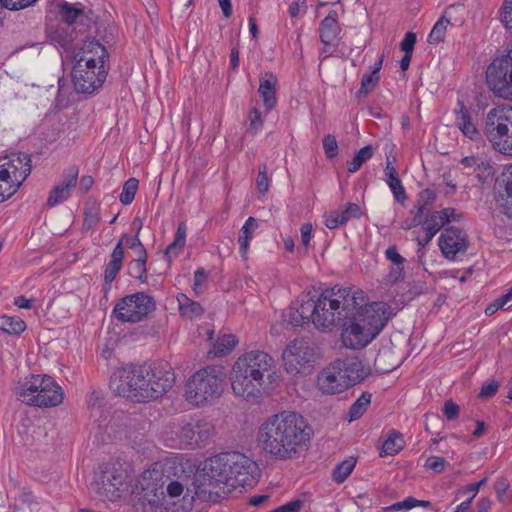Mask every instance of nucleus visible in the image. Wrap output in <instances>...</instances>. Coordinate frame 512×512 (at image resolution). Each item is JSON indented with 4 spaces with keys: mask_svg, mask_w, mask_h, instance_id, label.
Returning a JSON list of instances; mask_svg holds the SVG:
<instances>
[{
    "mask_svg": "<svg viewBox=\"0 0 512 512\" xmlns=\"http://www.w3.org/2000/svg\"><path fill=\"white\" fill-rule=\"evenodd\" d=\"M259 476L256 462L240 452H225L206 460L202 472L193 482L200 501L217 502L237 487L252 486Z\"/></svg>",
    "mask_w": 512,
    "mask_h": 512,
    "instance_id": "nucleus-1",
    "label": "nucleus"
},
{
    "mask_svg": "<svg viewBox=\"0 0 512 512\" xmlns=\"http://www.w3.org/2000/svg\"><path fill=\"white\" fill-rule=\"evenodd\" d=\"M175 383V374L168 363L126 365L110 377V388L118 396L134 403L161 398Z\"/></svg>",
    "mask_w": 512,
    "mask_h": 512,
    "instance_id": "nucleus-2",
    "label": "nucleus"
},
{
    "mask_svg": "<svg viewBox=\"0 0 512 512\" xmlns=\"http://www.w3.org/2000/svg\"><path fill=\"white\" fill-rule=\"evenodd\" d=\"M304 418L290 411L269 417L260 427L258 441L263 450L277 460L291 459L298 447L309 440Z\"/></svg>",
    "mask_w": 512,
    "mask_h": 512,
    "instance_id": "nucleus-3",
    "label": "nucleus"
},
{
    "mask_svg": "<svg viewBox=\"0 0 512 512\" xmlns=\"http://www.w3.org/2000/svg\"><path fill=\"white\" fill-rule=\"evenodd\" d=\"M354 309L349 311L350 315L344 318L341 340L346 348L358 350L366 347L382 331L389 320L388 307L382 302L365 303L358 300Z\"/></svg>",
    "mask_w": 512,
    "mask_h": 512,
    "instance_id": "nucleus-4",
    "label": "nucleus"
},
{
    "mask_svg": "<svg viewBox=\"0 0 512 512\" xmlns=\"http://www.w3.org/2000/svg\"><path fill=\"white\" fill-rule=\"evenodd\" d=\"M358 300H363L362 292L334 286L326 289L317 300L307 299L304 314L312 317L315 328L325 331L340 325L350 315L349 311L354 309L355 304H360Z\"/></svg>",
    "mask_w": 512,
    "mask_h": 512,
    "instance_id": "nucleus-5",
    "label": "nucleus"
},
{
    "mask_svg": "<svg viewBox=\"0 0 512 512\" xmlns=\"http://www.w3.org/2000/svg\"><path fill=\"white\" fill-rule=\"evenodd\" d=\"M273 367L274 360L266 352L255 350L241 355L231 371V387L235 395L256 401L261 396L264 376H269Z\"/></svg>",
    "mask_w": 512,
    "mask_h": 512,
    "instance_id": "nucleus-6",
    "label": "nucleus"
},
{
    "mask_svg": "<svg viewBox=\"0 0 512 512\" xmlns=\"http://www.w3.org/2000/svg\"><path fill=\"white\" fill-rule=\"evenodd\" d=\"M88 47V52L76 60L72 70L73 84L78 93H93L107 75L104 66L107 57L105 47L98 42H90Z\"/></svg>",
    "mask_w": 512,
    "mask_h": 512,
    "instance_id": "nucleus-7",
    "label": "nucleus"
},
{
    "mask_svg": "<svg viewBox=\"0 0 512 512\" xmlns=\"http://www.w3.org/2000/svg\"><path fill=\"white\" fill-rule=\"evenodd\" d=\"M225 379L221 366H207L196 371L186 383V400L195 407L212 405L222 396Z\"/></svg>",
    "mask_w": 512,
    "mask_h": 512,
    "instance_id": "nucleus-8",
    "label": "nucleus"
},
{
    "mask_svg": "<svg viewBox=\"0 0 512 512\" xmlns=\"http://www.w3.org/2000/svg\"><path fill=\"white\" fill-rule=\"evenodd\" d=\"M366 376L363 364L357 358L338 359L323 368L317 376V388L325 395L345 392Z\"/></svg>",
    "mask_w": 512,
    "mask_h": 512,
    "instance_id": "nucleus-9",
    "label": "nucleus"
},
{
    "mask_svg": "<svg viewBox=\"0 0 512 512\" xmlns=\"http://www.w3.org/2000/svg\"><path fill=\"white\" fill-rule=\"evenodd\" d=\"M16 395L23 403L40 408L59 406L64 399L62 387L49 375H32Z\"/></svg>",
    "mask_w": 512,
    "mask_h": 512,
    "instance_id": "nucleus-10",
    "label": "nucleus"
},
{
    "mask_svg": "<svg viewBox=\"0 0 512 512\" xmlns=\"http://www.w3.org/2000/svg\"><path fill=\"white\" fill-rule=\"evenodd\" d=\"M31 158L26 153L0 157V202L12 197L31 173Z\"/></svg>",
    "mask_w": 512,
    "mask_h": 512,
    "instance_id": "nucleus-11",
    "label": "nucleus"
},
{
    "mask_svg": "<svg viewBox=\"0 0 512 512\" xmlns=\"http://www.w3.org/2000/svg\"><path fill=\"white\" fill-rule=\"evenodd\" d=\"M483 133L499 152L512 155V107L499 105L486 116Z\"/></svg>",
    "mask_w": 512,
    "mask_h": 512,
    "instance_id": "nucleus-12",
    "label": "nucleus"
},
{
    "mask_svg": "<svg viewBox=\"0 0 512 512\" xmlns=\"http://www.w3.org/2000/svg\"><path fill=\"white\" fill-rule=\"evenodd\" d=\"M486 82L496 97L512 102V49L489 64Z\"/></svg>",
    "mask_w": 512,
    "mask_h": 512,
    "instance_id": "nucleus-13",
    "label": "nucleus"
},
{
    "mask_svg": "<svg viewBox=\"0 0 512 512\" xmlns=\"http://www.w3.org/2000/svg\"><path fill=\"white\" fill-rule=\"evenodd\" d=\"M155 310L154 299L138 292L121 298L113 309V314L122 323H138Z\"/></svg>",
    "mask_w": 512,
    "mask_h": 512,
    "instance_id": "nucleus-14",
    "label": "nucleus"
},
{
    "mask_svg": "<svg viewBox=\"0 0 512 512\" xmlns=\"http://www.w3.org/2000/svg\"><path fill=\"white\" fill-rule=\"evenodd\" d=\"M125 473L114 465L103 464L95 473L92 488L103 500L116 501L126 486Z\"/></svg>",
    "mask_w": 512,
    "mask_h": 512,
    "instance_id": "nucleus-15",
    "label": "nucleus"
},
{
    "mask_svg": "<svg viewBox=\"0 0 512 512\" xmlns=\"http://www.w3.org/2000/svg\"><path fill=\"white\" fill-rule=\"evenodd\" d=\"M282 358L287 373L298 374L306 366L314 363L317 355L312 343L305 339H296L287 345Z\"/></svg>",
    "mask_w": 512,
    "mask_h": 512,
    "instance_id": "nucleus-16",
    "label": "nucleus"
},
{
    "mask_svg": "<svg viewBox=\"0 0 512 512\" xmlns=\"http://www.w3.org/2000/svg\"><path fill=\"white\" fill-rule=\"evenodd\" d=\"M168 477L158 470H146L138 480L137 488L140 489L139 495L143 502L154 508L164 505L165 484Z\"/></svg>",
    "mask_w": 512,
    "mask_h": 512,
    "instance_id": "nucleus-17",
    "label": "nucleus"
},
{
    "mask_svg": "<svg viewBox=\"0 0 512 512\" xmlns=\"http://www.w3.org/2000/svg\"><path fill=\"white\" fill-rule=\"evenodd\" d=\"M439 248L448 260H455L458 254H463L469 246L467 233L457 227L450 226L444 229L438 239Z\"/></svg>",
    "mask_w": 512,
    "mask_h": 512,
    "instance_id": "nucleus-18",
    "label": "nucleus"
},
{
    "mask_svg": "<svg viewBox=\"0 0 512 512\" xmlns=\"http://www.w3.org/2000/svg\"><path fill=\"white\" fill-rule=\"evenodd\" d=\"M214 431V426L205 419L192 420L184 424L179 431L180 443L186 447L205 445Z\"/></svg>",
    "mask_w": 512,
    "mask_h": 512,
    "instance_id": "nucleus-19",
    "label": "nucleus"
},
{
    "mask_svg": "<svg viewBox=\"0 0 512 512\" xmlns=\"http://www.w3.org/2000/svg\"><path fill=\"white\" fill-rule=\"evenodd\" d=\"M79 169L77 166L72 165L68 167L62 175V181L55 185L49 193L47 198V206L54 207L66 201L70 196L72 190L76 187L78 182Z\"/></svg>",
    "mask_w": 512,
    "mask_h": 512,
    "instance_id": "nucleus-20",
    "label": "nucleus"
},
{
    "mask_svg": "<svg viewBox=\"0 0 512 512\" xmlns=\"http://www.w3.org/2000/svg\"><path fill=\"white\" fill-rule=\"evenodd\" d=\"M496 201L503 213L512 218V166L503 171L495 183Z\"/></svg>",
    "mask_w": 512,
    "mask_h": 512,
    "instance_id": "nucleus-21",
    "label": "nucleus"
},
{
    "mask_svg": "<svg viewBox=\"0 0 512 512\" xmlns=\"http://www.w3.org/2000/svg\"><path fill=\"white\" fill-rule=\"evenodd\" d=\"M319 33L320 40L325 47L324 52L331 54L330 48H335L338 45V35L340 33L337 11L330 10L328 12L320 24Z\"/></svg>",
    "mask_w": 512,
    "mask_h": 512,
    "instance_id": "nucleus-22",
    "label": "nucleus"
},
{
    "mask_svg": "<svg viewBox=\"0 0 512 512\" xmlns=\"http://www.w3.org/2000/svg\"><path fill=\"white\" fill-rule=\"evenodd\" d=\"M277 83V77L271 72H265L260 76L258 92L267 111H271L277 104Z\"/></svg>",
    "mask_w": 512,
    "mask_h": 512,
    "instance_id": "nucleus-23",
    "label": "nucleus"
},
{
    "mask_svg": "<svg viewBox=\"0 0 512 512\" xmlns=\"http://www.w3.org/2000/svg\"><path fill=\"white\" fill-rule=\"evenodd\" d=\"M459 110L456 111V126L459 130L469 139L471 140H479L480 132L477 129L476 125L472 122L471 115L464 103L458 102Z\"/></svg>",
    "mask_w": 512,
    "mask_h": 512,
    "instance_id": "nucleus-24",
    "label": "nucleus"
},
{
    "mask_svg": "<svg viewBox=\"0 0 512 512\" xmlns=\"http://www.w3.org/2000/svg\"><path fill=\"white\" fill-rule=\"evenodd\" d=\"M213 333V331H210L208 335V340L212 345V348L208 353L212 354L214 357H220L229 354L238 343L236 336L232 334H223L219 336L215 341H213Z\"/></svg>",
    "mask_w": 512,
    "mask_h": 512,
    "instance_id": "nucleus-25",
    "label": "nucleus"
},
{
    "mask_svg": "<svg viewBox=\"0 0 512 512\" xmlns=\"http://www.w3.org/2000/svg\"><path fill=\"white\" fill-rule=\"evenodd\" d=\"M457 8L464 10L462 6H450L445 10L442 17L435 23L428 36V42L430 44H438L444 40L447 26L451 23L452 13Z\"/></svg>",
    "mask_w": 512,
    "mask_h": 512,
    "instance_id": "nucleus-26",
    "label": "nucleus"
},
{
    "mask_svg": "<svg viewBox=\"0 0 512 512\" xmlns=\"http://www.w3.org/2000/svg\"><path fill=\"white\" fill-rule=\"evenodd\" d=\"M436 194L430 189L421 191L417 199V211L414 214L411 224L403 226L404 229H410L412 226H418L422 223V216L434 204Z\"/></svg>",
    "mask_w": 512,
    "mask_h": 512,
    "instance_id": "nucleus-27",
    "label": "nucleus"
},
{
    "mask_svg": "<svg viewBox=\"0 0 512 512\" xmlns=\"http://www.w3.org/2000/svg\"><path fill=\"white\" fill-rule=\"evenodd\" d=\"M124 258V250L122 248V240H119L114 247L111 259L105 267L104 279L106 284L112 283L119 273Z\"/></svg>",
    "mask_w": 512,
    "mask_h": 512,
    "instance_id": "nucleus-28",
    "label": "nucleus"
},
{
    "mask_svg": "<svg viewBox=\"0 0 512 512\" xmlns=\"http://www.w3.org/2000/svg\"><path fill=\"white\" fill-rule=\"evenodd\" d=\"M258 223L254 217H249L240 230L238 237L239 250L241 256L246 259V255L249 249V242L253 237V232L257 229Z\"/></svg>",
    "mask_w": 512,
    "mask_h": 512,
    "instance_id": "nucleus-29",
    "label": "nucleus"
},
{
    "mask_svg": "<svg viewBox=\"0 0 512 512\" xmlns=\"http://www.w3.org/2000/svg\"><path fill=\"white\" fill-rule=\"evenodd\" d=\"M307 300H303L299 307H289L285 317L286 321L294 328L303 327L305 324L312 323V317L304 314V306Z\"/></svg>",
    "mask_w": 512,
    "mask_h": 512,
    "instance_id": "nucleus-30",
    "label": "nucleus"
},
{
    "mask_svg": "<svg viewBox=\"0 0 512 512\" xmlns=\"http://www.w3.org/2000/svg\"><path fill=\"white\" fill-rule=\"evenodd\" d=\"M177 301L179 303V310L181 315L187 318L192 319L194 317L201 316L204 312V309L198 302L191 300L184 294L178 295Z\"/></svg>",
    "mask_w": 512,
    "mask_h": 512,
    "instance_id": "nucleus-31",
    "label": "nucleus"
},
{
    "mask_svg": "<svg viewBox=\"0 0 512 512\" xmlns=\"http://www.w3.org/2000/svg\"><path fill=\"white\" fill-rule=\"evenodd\" d=\"M186 231V224L181 222L178 225L177 231L175 233L174 241L165 250V257L167 259L170 260L172 257H176L180 250L184 247L186 241Z\"/></svg>",
    "mask_w": 512,
    "mask_h": 512,
    "instance_id": "nucleus-32",
    "label": "nucleus"
},
{
    "mask_svg": "<svg viewBox=\"0 0 512 512\" xmlns=\"http://www.w3.org/2000/svg\"><path fill=\"white\" fill-rule=\"evenodd\" d=\"M391 358H393V351L391 349H381L375 358L377 370L382 373H388L396 369L399 366V362L397 359L390 361Z\"/></svg>",
    "mask_w": 512,
    "mask_h": 512,
    "instance_id": "nucleus-33",
    "label": "nucleus"
},
{
    "mask_svg": "<svg viewBox=\"0 0 512 512\" xmlns=\"http://www.w3.org/2000/svg\"><path fill=\"white\" fill-rule=\"evenodd\" d=\"M372 395L369 392H363L360 397L351 405L348 411L349 422L359 419L367 410L371 403Z\"/></svg>",
    "mask_w": 512,
    "mask_h": 512,
    "instance_id": "nucleus-34",
    "label": "nucleus"
},
{
    "mask_svg": "<svg viewBox=\"0 0 512 512\" xmlns=\"http://www.w3.org/2000/svg\"><path fill=\"white\" fill-rule=\"evenodd\" d=\"M403 448L402 434L392 430L388 438L384 441L380 456H394Z\"/></svg>",
    "mask_w": 512,
    "mask_h": 512,
    "instance_id": "nucleus-35",
    "label": "nucleus"
},
{
    "mask_svg": "<svg viewBox=\"0 0 512 512\" xmlns=\"http://www.w3.org/2000/svg\"><path fill=\"white\" fill-rule=\"evenodd\" d=\"M446 221L440 211L428 214L425 220L422 219V228L425 232H431L435 235L446 225Z\"/></svg>",
    "mask_w": 512,
    "mask_h": 512,
    "instance_id": "nucleus-36",
    "label": "nucleus"
},
{
    "mask_svg": "<svg viewBox=\"0 0 512 512\" xmlns=\"http://www.w3.org/2000/svg\"><path fill=\"white\" fill-rule=\"evenodd\" d=\"M374 154V147L372 145H366L361 148L353 157V159L348 162V172L355 173L357 172L361 166L372 158Z\"/></svg>",
    "mask_w": 512,
    "mask_h": 512,
    "instance_id": "nucleus-37",
    "label": "nucleus"
},
{
    "mask_svg": "<svg viewBox=\"0 0 512 512\" xmlns=\"http://www.w3.org/2000/svg\"><path fill=\"white\" fill-rule=\"evenodd\" d=\"M356 465V459L349 457L339 463L333 470L332 478L336 483H343L352 473Z\"/></svg>",
    "mask_w": 512,
    "mask_h": 512,
    "instance_id": "nucleus-38",
    "label": "nucleus"
},
{
    "mask_svg": "<svg viewBox=\"0 0 512 512\" xmlns=\"http://www.w3.org/2000/svg\"><path fill=\"white\" fill-rule=\"evenodd\" d=\"M82 13L83 9L80 6L68 2H64L59 8L62 20L68 25H72Z\"/></svg>",
    "mask_w": 512,
    "mask_h": 512,
    "instance_id": "nucleus-39",
    "label": "nucleus"
},
{
    "mask_svg": "<svg viewBox=\"0 0 512 512\" xmlns=\"http://www.w3.org/2000/svg\"><path fill=\"white\" fill-rule=\"evenodd\" d=\"M146 261L147 256H138L137 259L132 260L129 264L130 274L142 283L147 280Z\"/></svg>",
    "mask_w": 512,
    "mask_h": 512,
    "instance_id": "nucleus-40",
    "label": "nucleus"
},
{
    "mask_svg": "<svg viewBox=\"0 0 512 512\" xmlns=\"http://www.w3.org/2000/svg\"><path fill=\"white\" fill-rule=\"evenodd\" d=\"M139 181L136 178H129L123 185L119 200L123 205H129L135 198Z\"/></svg>",
    "mask_w": 512,
    "mask_h": 512,
    "instance_id": "nucleus-41",
    "label": "nucleus"
},
{
    "mask_svg": "<svg viewBox=\"0 0 512 512\" xmlns=\"http://www.w3.org/2000/svg\"><path fill=\"white\" fill-rule=\"evenodd\" d=\"M25 328V322L19 317H4L3 319V330L8 334L19 335Z\"/></svg>",
    "mask_w": 512,
    "mask_h": 512,
    "instance_id": "nucleus-42",
    "label": "nucleus"
},
{
    "mask_svg": "<svg viewBox=\"0 0 512 512\" xmlns=\"http://www.w3.org/2000/svg\"><path fill=\"white\" fill-rule=\"evenodd\" d=\"M380 80L379 75H376L375 72H370L368 74H364L361 80L360 88L357 92V95L366 96L369 92H371Z\"/></svg>",
    "mask_w": 512,
    "mask_h": 512,
    "instance_id": "nucleus-43",
    "label": "nucleus"
},
{
    "mask_svg": "<svg viewBox=\"0 0 512 512\" xmlns=\"http://www.w3.org/2000/svg\"><path fill=\"white\" fill-rule=\"evenodd\" d=\"M386 182L392 191L395 200L403 203L407 199V195L400 178L386 179Z\"/></svg>",
    "mask_w": 512,
    "mask_h": 512,
    "instance_id": "nucleus-44",
    "label": "nucleus"
},
{
    "mask_svg": "<svg viewBox=\"0 0 512 512\" xmlns=\"http://www.w3.org/2000/svg\"><path fill=\"white\" fill-rule=\"evenodd\" d=\"M99 213L97 207H86L84 211L83 227L87 230L94 228L99 223Z\"/></svg>",
    "mask_w": 512,
    "mask_h": 512,
    "instance_id": "nucleus-45",
    "label": "nucleus"
},
{
    "mask_svg": "<svg viewBox=\"0 0 512 512\" xmlns=\"http://www.w3.org/2000/svg\"><path fill=\"white\" fill-rule=\"evenodd\" d=\"M38 0H0L3 8L11 11H19L35 5Z\"/></svg>",
    "mask_w": 512,
    "mask_h": 512,
    "instance_id": "nucleus-46",
    "label": "nucleus"
},
{
    "mask_svg": "<svg viewBox=\"0 0 512 512\" xmlns=\"http://www.w3.org/2000/svg\"><path fill=\"white\" fill-rule=\"evenodd\" d=\"M323 149L328 159H333L338 155V144L335 136L328 134L323 138Z\"/></svg>",
    "mask_w": 512,
    "mask_h": 512,
    "instance_id": "nucleus-47",
    "label": "nucleus"
},
{
    "mask_svg": "<svg viewBox=\"0 0 512 512\" xmlns=\"http://www.w3.org/2000/svg\"><path fill=\"white\" fill-rule=\"evenodd\" d=\"M269 183H270V181H269V178L267 175V165L262 164L259 167L258 176L256 179V186H257L258 192L263 195L266 194L269 190Z\"/></svg>",
    "mask_w": 512,
    "mask_h": 512,
    "instance_id": "nucleus-48",
    "label": "nucleus"
},
{
    "mask_svg": "<svg viewBox=\"0 0 512 512\" xmlns=\"http://www.w3.org/2000/svg\"><path fill=\"white\" fill-rule=\"evenodd\" d=\"M405 276L404 266H392L388 274L384 277V283L386 285H393L400 280H403Z\"/></svg>",
    "mask_w": 512,
    "mask_h": 512,
    "instance_id": "nucleus-49",
    "label": "nucleus"
},
{
    "mask_svg": "<svg viewBox=\"0 0 512 512\" xmlns=\"http://www.w3.org/2000/svg\"><path fill=\"white\" fill-rule=\"evenodd\" d=\"M124 239H126V245L136 250L137 256H147V251L142 242L140 241L138 233H136V235L133 237L123 235L120 240L124 241ZM123 243L124 242H122V244Z\"/></svg>",
    "mask_w": 512,
    "mask_h": 512,
    "instance_id": "nucleus-50",
    "label": "nucleus"
},
{
    "mask_svg": "<svg viewBox=\"0 0 512 512\" xmlns=\"http://www.w3.org/2000/svg\"><path fill=\"white\" fill-rule=\"evenodd\" d=\"M442 411L448 421H453L459 417L460 407L452 399H448L444 402Z\"/></svg>",
    "mask_w": 512,
    "mask_h": 512,
    "instance_id": "nucleus-51",
    "label": "nucleus"
},
{
    "mask_svg": "<svg viewBox=\"0 0 512 512\" xmlns=\"http://www.w3.org/2000/svg\"><path fill=\"white\" fill-rule=\"evenodd\" d=\"M447 461L439 456H431L425 462V468L432 470L435 473H440L445 469Z\"/></svg>",
    "mask_w": 512,
    "mask_h": 512,
    "instance_id": "nucleus-52",
    "label": "nucleus"
},
{
    "mask_svg": "<svg viewBox=\"0 0 512 512\" xmlns=\"http://www.w3.org/2000/svg\"><path fill=\"white\" fill-rule=\"evenodd\" d=\"M501 20L505 28L512 33V0H504Z\"/></svg>",
    "mask_w": 512,
    "mask_h": 512,
    "instance_id": "nucleus-53",
    "label": "nucleus"
},
{
    "mask_svg": "<svg viewBox=\"0 0 512 512\" xmlns=\"http://www.w3.org/2000/svg\"><path fill=\"white\" fill-rule=\"evenodd\" d=\"M249 131L252 133H256L263 126V120L261 116V112L257 108H253L249 113Z\"/></svg>",
    "mask_w": 512,
    "mask_h": 512,
    "instance_id": "nucleus-54",
    "label": "nucleus"
},
{
    "mask_svg": "<svg viewBox=\"0 0 512 512\" xmlns=\"http://www.w3.org/2000/svg\"><path fill=\"white\" fill-rule=\"evenodd\" d=\"M385 257L393 263L394 266H404L406 259L399 254L396 246H389L385 251Z\"/></svg>",
    "mask_w": 512,
    "mask_h": 512,
    "instance_id": "nucleus-55",
    "label": "nucleus"
},
{
    "mask_svg": "<svg viewBox=\"0 0 512 512\" xmlns=\"http://www.w3.org/2000/svg\"><path fill=\"white\" fill-rule=\"evenodd\" d=\"M499 384L496 380L483 383L479 392V398L487 399L494 396L498 390Z\"/></svg>",
    "mask_w": 512,
    "mask_h": 512,
    "instance_id": "nucleus-56",
    "label": "nucleus"
},
{
    "mask_svg": "<svg viewBox=\"0 0 512 512\" xmlns=\"http://www.w3.org/2000/svg\"><path fill=\"white\" fill-rule=\"evenodd\" d=\"M416 43V34L408 32L405 34L404 39L400 43V48L404 53L413 54L414 46Z\"/></svg>",
    "mask_w": 512,
    "mask_h": 512,
    "instance_id": "nucleus-57",
    "label": "nucleus"
},
{
    "mask_svg": "<svg viewBox=\"0 0 512 512\" xmlns=\"http://www.w3.org/2000/svg\"><path fill=\"white\" fill-rule=\"evenodd\" d=\"M343 219L339 216V211H332L325 215V226L329 229H336L337 227L344 225Z\"/></svg>",
    "mask_w": 512,
    "mask_h": 512,
    "instance_id": "nucleus-58",
    "label": "nucleus"
},
{
    "mask_svg": "<svg viewBox=\"0 0 512 512\" xmlns=\"http://www.w3.org/2000/svg\"><path fill=\"white\" fill-rule=\"evenodd\" d=\"M416 507V498L409 496L405 498L403 501L396 502L392 504L387 510L399 511L402 509L410 510Z\"/></svg>",
    "mask_w": 512,
    "mask_h": 512,
    "instance_id": "nucleus-59",
    "label": "nucleus"
},
{
    "mask_svg": "<svg viewBox=\"0 0 512 512\" xmlns=\"http://www.w3.org/2000/svg\"><path fill=\"white\" fill-rule=\"evenodd\" d=\"M440 213L443 215L447 224L450 222H459L463 218V214L457 212L455 208H445L440 210Z\"/></svg>",
    "mask_w": 512,
    "mask_h": 512,
    "instance_id": "nucleus-60",
    "label": "nucleus"
},
{
    "mask_svg": "<svg viewBox=\"0 0 512 512\" xmlns=\"http://www.w3.org/2000/svg\"><path fill=\"white\" fill-rule=\"evenodd\" d=\"M494 489L497 494V498L500 502L505 501V494L507 490L509 489V483L506 479H499L494 484Z\"/></svg>",
    "mask_w": 512,
    "mask_h": 512,
    "instance_id": "nucleus-61",
    "label": "nucleus"
},
{
    "mask_svg": "<svg viewBox=\"0 0 512 512\" xmlns=\"http://www.w3.org/2000/svg\"><path fill=\"white\" fill-rule=\"evenodd\" d=\"M165 491L171 498L179 497L183 493V485L178 481H170Z\"/></svg>",
    "mask_w": 512,
    "mask_h": 512,
    "instance_id": "nucleus-62",
    "label": "nucleus"
},
{
    "mask_svg": "<svg viewBox=\"0 0 512 512\" xmlns=\"http://www.w3.org/2000/svg\"><path fill=\"white\" fill-rule=\"evenodd\" d=\"M300 232H301V242H302V245L305 248H307L309 246L310 239H311L312 224L311 223H304L301 226Z\"/></svg>",
    "mask_w": 512,
    "mask_h": 512,
    "instance_id": "nucleus-63",
    "label": "nucleus"
},
{
    "mask_svg": "<svg viewBox=\"0 0 512 512\" xmlns=\"http://www.w3.org/2000/svg\"><path fill=\"white\" fill-rule=\"evenodd\" d=\"M486 482H487V478H483L479 482L467 485L463 490L459 491V493H463V494L472 493V496L470 498H472V500H473L474 497L476 496V494L478 493L479 489L483 485H485Z\"/></svg>",
    "mask_w": 512,
    "mask_h": 512,
    "instance_id": "nucleus-64",
    "label": "nucleus"
}]
</instances>
